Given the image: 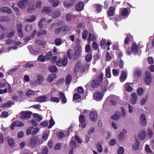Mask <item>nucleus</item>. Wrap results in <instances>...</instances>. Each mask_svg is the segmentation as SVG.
I'll list each match as a JSON object with an SVG mask.
<instances>
[{"label": "nucleus", "instance_id": "obj_1", "mask_svg": "<svg viewBox=\"0 0 154 154\" xmlns=\"http://www.w3.org/2000/svg\"><path fill=\"white\" fill-rule=\"evenodd\" d=\"M42 142L36 136H34L31 138L29 142L28 145L30 147L34 148L40 145Z\"/></svg>", "mask_w": 154, "mask_h": 154}, {"label": "nucleus", "instance_id": "obj_2", "mask_svg": "<svg viewBox=\"0 0 154 154\" xmlns=\"http://www.w3.org/2000/svg\"><path fill=\"white\" fill-rule=\"evenodd\" d=\"M68 31V27L66 26H64L61 27L56 29H55V33L57 35H59L61 33H66Z\"/></svg>", "mask_w": 154, "mask_h": 154}, {"label": "nucleus", "instance_id": "obj_3", "mask_svg": "<svg viewBox=\"0 0 154 154\" xmlns=\"http://www.w3.org/2000/svg\"><path fill=\"white\" fill-rule=\"evenodd\" d=\"M32 112L30 111H22L20 113L21 116L20 118L23 119H25L29 118L31 116Z\"/></svg>", "mask_w": 154, "mask_h": 154}, {"label": "nucleus", "instance_id": "obj_4", "mask_svg": "<svg viewBox=\"0 0 154 154\" xmlns=\"http://www.w3.org/2000/svg\"><path fill=\"white\" fill-rule=\"evenodd\" d=\"M76 51L73 55V58L75 60L78 59L79 56L81 54L82 52V47L79 45H77L75 48Z\"/></svg>", "mask_w": 154, "mask_h": 154}, {"label": "nucleus", "instance_id": "obj_5", "mask_svg": "<svg viewBox=\"0 0 154 154\" xmlns=\"http://www.w3.org/2000/svg\"><path fill=\"white\" fill-rule=\"evenodd\" d=\"M28 0H20L17 3L18 7L21 9H25L29 4Z\"/></svg>", "mask_w": 154, "mask_h": 154}, {"label": "nucleus", "instance_id": "obj_6", "mask_svg": "<svg viewBox=\"0 0 154 154\" xmlns=\"http://www.w3.org/2000/svg\"><path fill=\"white\" fill-rule=\"evenodd\" d=\"M67 62V59L66 57H64L63 59L61 58H59L57 61L56 64L59 66H61L62 65L63 66H66Z\"/></svg>", "mask_w": 154, "mask_h": 154}, {"label": "nucleus", "instance_id": "obj_7", "mask_svg": "<svg viewBox=\"0 0 154 154\" xmlns=\"http://www.w3.org/2000/svg\"><path fill=\"white\" fill-rule=\"evenodd\" d=\"M104 94L101 92L96 91L93 94V98L97 101H100L102 99Z\"/></svg>", "mask_w": 154, "mask_h": 154}, {"label": "nucleus", "instance_id": "obj_8", "mask_svg": "<svg viewBox=\"0 0 154 154\" xmlns=\"http://www.w3.org/2000/svg\"><path fill=\"white\" fill-rule=\"evenodd\" d=\"M97 114L96 111H94L91 112L89 113L90 120L93 122H96L97 119Z\"/></svg>", "mask_w": 154, "mask_h": 154}, {"label": "nucleus", "instance_id": "obj_9", "mask_svg": "<svg viewBox=\"0 0 154 154\" xmlns=\"http://www.w3.org/2000/svg\"><path fill=\"white\" fill-rule=\"evenodd\" d=\"M127 72L122 70L121 72V75L119 77L120 82H124L126 79L127 76Z\"/></svg>", "mask_w": 154, "mask_h": 154}, {"label": "nucleus", "instance_id": "obj_10", "mask_svg": "<svg viewBox=\"0 0 154 154\" xmlns=\"http://www.w3.org/2000/svg\"><path fill=\"white\" fill-rule=\"evenodd\" d=\"M17 33L19 36L20 37H22L23 36V34L22 30L23 27L21 23H18L17 25Z\"/></svg>", "mask_w": 154, "mask_h": 154}, {"label": "nucleus", "instance_id": "obj_11", "mask_svg": "<svg viewBox=\"0 0 154 154\" xmlns=\"http://www.w3.org/2000/svg\"><path fill=\"white\" fill-rule=\"evenodd\" d=\"M47 100L48 97L45 95L39 96L36 99V101L40 102H47L48 101Z\"/></svg>", "mask_w": 154, "mask_h": 154}, {"label": "nucleus", "instance_id": "obj_12", "mask_svg": "<svg viewBox=\"0 0 154 154\" xmlns=\"http://www.w3.org/2000/svg\"><path fill=\"white\" fill-rule=\"evenodd\" d=\"M24 125V124L23 123L20 121H17L12 123L11 127L12 129L13 130L14 126L22 127Z\"/></svg>", "mask_w": 154, "mask_h": 154}, {"label": "nucleus", "instance_id": "obj_13", "mask_svg": "<svg viewBox=\"0 0 154 154\" xmlns=\"http://www.w3.org/2000/svg\"><path fill=\"white\" fill-rule=\"evenodd\" d=\"M52 11V8L51 7L44 6L43 7L42 12L43 14H48Z\"/></svg>", "mask_w": 154, "mask_h": 154}, {"label": "nucleus", "instance_id": "obj_14", "mask_svg": "<svg viewBox=\"0 0 154 154\" xmlns=\"http://www.w3.org/2000/svg\"><path fill=\"white\" fill-rule=\"evenodd\" d=\"M84 7V5L83 3L81 2H80L76 5L75 9L77 11H80L83 9Z\"/></svg>", "mask_w": 154, "mask_h": 154}, {"label": "nucleus", "instance_id": "obj_15", "mask_svg": "<svg viewBox=\"0 0 154 154\" xmlns=\"http://www.w3.org/2000/svg\"><path fill=\"white\" fill-rule=\"evenodd\" d=\"M73 0H70L68 2L64 1L63 2L64 6L67 8H69L72 7L74 5Z\"/></svg>", "mask_w": 154, "mask_h": 154}, {"label": "nucleus", "instance_id": "obj_16", "mask_svg": "<svg viewBox=\"0 0 154 154\" xmlns=\"http://www.w3.org/2000/svg\"><path fill=\"white\" fill-rule=\"evenodd\" d=\"M100 83V82L98 80L94 79L91 82V87L92 88H97L99 86Z\"/></svg>", "mask_w": 154, "mask_h": 154}, {"label": "nucleus", "instance_id": "obj_17", "mask_svg": "<svg viewBox=\"0 0 154 154\" xmlns=\"http://www.w3.org/2000/svg\"><path fill=\"white\" fill-rule=\"evenodd\" d=\"M140 121L141 124L144 126H145L146 124V121L145 115L142 114L140 116Z\"/></svg>", "mask_w": 154, "mask_h": 154}, {"label": "nucleus", "instance_id": "obj_18", "mask_svg": "<svg viewBox=\"0 0 154 154\" xmlns=\"http://www.w3.org/2000/svg\"><path fill=\"white\" fill-rule=\"evenodd\" d=\"M129 14L128 8H125L123 9L121 11V15L123 17L126 18L128 16Z\"/></svg>", "mask_w": 154, "mask_h": 154}, {"label": "nucleus", "instance_id": "obj_19", "mask_svg": "<svg viewBox=\"0 0 154 154\" xmlns=\"http://www.w3.org/2000/svg\"><path fill=\"white\" fill-rule=\"evenodd\" d=\"M131 102L132 104H134L136 102L137 100V96L135 93H133L131 94Z\"/></svg>", "mask_w": 154, "mask_h": 154}, {"label": "nucleus", "instance_id": "obj_20", "mask_svg": "<svg viewBox=\"0 0 154 154\" xmlns=\"http://www.w3.org/2000/svg\"><path fill=\"white\" fill-rule=\"evenodd\" d=\"M146 135V133L145 131L144 130H142L139 133V137L141 140H143L145 138Z\"/></svg>", "mask_w": 154, "mask_h": 154}, {"label": "nucleus", "instance_id": "obj_21", "mask_svg": "<svg viewBox=\"0 0 154 154\" xmlns=\"http://www.w3.org/2000/svg\"><path fill=\"white\" fill-rule=\"evenodd\" d=\"M115 11V8L114 7H110L107 12V15L110 16H112L113 15Z\"/></svg>", "mask_w": 154, "mask_h": 154}, {"label": "nucleus", "instance_id": "obj_22", "mask_svg": "<svg viewBox=\"0 0 154 154\" xmlns=\"http://www.w3.org/2000/svg\"><path fill=\"white\" fill-rule=\"evenodd\" d=\"M106 40L105 39L102 38L100 42L101 48L104 49L106 46Z\"/></svg>", "mask_w": 154, "mask_h": 154}, {"label": "nucleus", "instance_id": "obj_23", "mask_svg": "<svg viewBox=\"0 0 154 154\" xmlns=\"http://www.w3.org/2000/svg\"><path fill=\"white\" fill-rule=\"evenodd\" d=\"M56 77V75L55 74H50L48 77V81L49 82H51Z\"/></svg>", "mask_w": 154, "mask_h": 154}, {"label": "nucleus", "instance_id": "obj_24", "mask_svg": "<svg viewBox=\"0 0 154 154\" xmlns=\"http://www.w3.org/2000/svg\"><path fill=\"white\" fill-rule=\"evenodd\" d=\"M131 50L132 52L136 53L138 51V47L136 43L133 44L131 46Z\"/></svg>", "mask_w": 154, "mask_h": 154}, {"label": "nucleus", "instance_id": "obj_25", "mask_svg": "<svg viewBox=\"0 0 154 154\" xmlns=\"http://www.w3.org/2000/svg\"><path fill=\"white\" fill-rule=\"evenodd\" d=\"M37 77V79L36 81V83L38 84H41L43 81V77L41 74H38Z\"/></svg>", "mask_w": 154, "mask_h": 154}, {"label": "nucleus", "instance_id": "obj_26", "mask_svg": "<svg viewBox=\"0 0 154 154\" xmlns=\"http://www.w3.org/2000/svg\"><path fill=\"white\" fill-rule=\"evenodd\" d=\"M106 75L107 78H109L111 77V72L110 68L109 67L106 68L105 69Z\"/></svg>", "mask_w": 154, "mask_h": 154}, {"label": "nucleus", "instance_id": "obj_27", "mask_svg": "<svg viewBox=\"0 0 154 154\" xmlns=\"http://www.w3.org/2000/svg\"><path fill=\"white\" fill-rule=\"evenodd\" d=\"M132 38H133V36L132 35H128L124 40V44L125 45L128 44V43L130 40Z\"/></svg>", "mask_w": 154, "mask_h": 154}, {"label": "nucleus", "instance_id": "obj_28", "mask_svg": "<svg viewBox=\"0 0 154 154\" xmlns=\"http://www.w3.org/2000/svg\"><path fill=\"white\" fill-rule=\"evenodd\" d=\"M33 116L35 120L38 121H42V116L37 114L33 113Z\"/></svg>", "mask_w": 154, "mask_h": 154}, {"label": "nucleus", "instance_id": "obj_29", "mask_svg": "<svg viewBox=\"0 0 154 154\" xmlns=\"http://www.w3.org/2000/svg\"><path fill=\"white\" fill-rule=\"evenodd\" d=\"M80 65V62L79 61H78L74 68V70L75 72L77 73L79 71Z\"/></svg>", "mask_w": 154, "mask_h": 154}, {"label": "nucleus", "instance_id": "obj_30", "mask_svg": "<svg viewBox=\"0 0 154 154\" xmlns=\"http://www.w3.org/2000/svg\"><path fill=\"white\" fill-rule=\"evenodd\" d=\"M49 70L51 72H55L57 70V69L55 66H49L48 68Z\"/></svg>", "mask_w": 154, "mask_h": 154}, {"label": "nucleus", "instance_id": "obj_31", "mask_svg": "<svg viewBox=\"0 0 154 154\" xmlns=\"http://www.w3.org/2000/svg\"><path fill=\"white\" fill-rule=\"evenodd\" d=\"M0 11L2 12H6L8 14L10 13V9L7 7H3L0 8Z\"/></svg>", "mask_w": 154, "mask_h": 154}, {"label": "nucleus", "instance_id": "obj_32", "mask_svg": "<svg viewBox=\"0 0 154 154\" xmlns=\"http://www.w3.org/2000/svg\"><path fill=\"white\" fill-rule=\"evenodd\" d=\"M125 89L128 92L131 91L132 90V88L130 85V83H126L125 85Z\"/></svg>", "mask_w": 154, "mask_h": 154}, {"label": "nucleus", "instance_id": "obj_33", "mask_svg": "<svg viewBox=\"0 0 154 154\" xmlns=\"http://www.w3.org/2000/svg\"><path fill=\"white\" fill-rule=\"evenodd\" d=\"M72 76L70 75H67L66 78V84H70L72 80Z\"/></svg>", "mask_w": 154, "mask_h": 154}, {"label": "nucleus", "instance_id": "obj_34", "mask_svg": "<svg viewBox=\"0 0 154 154\" xmlns=\"http://www.w3.org/2000/svg\"><path fill=\"white\" fill-rule=\"evenodd\" d=\"M79 121L80 123H83L86 122L85 116L83 115H81L79 117Z\"/></svg>", "mask_w": 154, "mask_h": 154}, {"label": "nucleus", "instance_id": "obj_35", "mask_svg": "<svg viewBox=\"0 0 154 154\" xmlns=\"http://www.w3.org/2000/svg\"><path fill=\"white\" fill-rule=\"evenodd\" d=\"M54 42L55 45L57 46L61 45L62 44V40L60 38H57L55 40Z\"/></svg>", "mask_w": 154, "mask_h": 154}, {"label": "nucleus", "instance_id": "obj_36", "mask_svg": "<svg viewBox=\"0 0 154 154\" xmlns=\"http://www.w3.org/2000/svg\"><path fill=\"white\" fill-rule=\"evenodd\" d=\"M35 9L33 5H29L27 9V12L29 13H31L34 11Z\"/></svg>", "mask_w": 154, "mask_h": 154}, {"label": "nucleus", "instance_id": "obj_37", "mask_svg": "<svg viewBox=\"0 0 154 154\" xmlns=\"http://www.w3.org/2000/svg\"><path fill=\"white\" fill-rule=\"evenodd\" d=\"M88 32L87 30H85L82 32V38L84 39H86L87 38Z\"/></svg>", "mask_w": 154, "mask_h": 154}, {"label": "nucleus", "instance_id": "obj_38", "mask_svg": "<svg viewBox=\"0 0 154 154\" xmlns=\"http://www.w3.org/2000/svg\"><path fill=\"white\" fill-rule=\"evenodd\" d=\"M139 142L138 140H135V143L134 144L133 149L134 150H137L139 149Z\"/></svg>", "mask_w": 154, "mask_h": 154}, {"label": "nucleus", "instance_id": "obj_39", "mask_svg": "<svg viewBox=\"0 0 154 154\" xmlns=\"http://www.w3.org/2000/svg\"><path fill=\"white\" fill-rule=\"evenodd\" d=\"M142 72L141 69H137L135 70L134 71V74L138 77H141Z\"/></svg>", "mask_w": 154, "mask_h": 154}, {"label": "nucleus", "instance_id": "obj_40", "mask_svg": "<svg viewBox=\"0 0 154 154\" xmlns=\"http://www.w3.org/2000/svg\"><path fill=\"white\" fill-rule=\"evenodd\" d=\"M95 38L94 35H92L91 33L89 34V36L88 38V42H90L91 40L92 41H94Z\"/></svg>", "mask_w": 154, "mask_h": 154}, {"label": "nucleus", "instance_id": "obj_41", "mask_svg": "<svg viewBox=\"0 0 154 154\" xmlns=\"http://www.w3.org/2000/svg\"><path fill=\"white\" fill-rule=\"evenodd\" d=\"M92 56L91 54H88L85 57V60L87 62H90L92 59Z\"/></svg>", "mask_w": 154, "mask_h": 154}, {"label": "nucleus", "instance_id": "obj_42", "mask_svg": "<svg viewBox=\"0 0 154 154\" xmlns=\"http://www.w3.org/2000/svg\"><path fill=\"white\" fill-rule=\"evenodd\" d=\"M35 94V92L30 89L28 90L26 93V95L28 97H30L32 95H34Z\"/></svg>", "mask_w": 154, "mask_h": 154}, {"label": "nucleus", "instance_id": "obj_43", "mask_svg": "<svg viewBox=\"0 0 154 154\" xmlns=\"http://www.w3.org/2000/svg\"><path fill=\"white\" fill-rule=\"evenodd\" d=\"M95 6L96 11L98 13L102 11V6L101 5L98 4L95 5Z\"/></svg>", "mask_w": 154, "mask_h": 154}, {"label": "nucleus", "instance_id": "obj_44", "mask_svg": "<svg viewBox=\"0 0 154 154\" xmlns=\"http://www.w3.org/2000/svg\"><path fill=\"white\" fill-rule=\"evenodd\" d=\"M34 128L33 127H29L26 130V133L27 135L31 134L32 135V129Z\"/></svg>", "mask_w": 154, "mask_h": 154}, {"label": "nucleus", "instance_id": "obj_45", "mask_svg": "<svg viewBox=\"0 0 154 154\" xmlns=\"http://www.w3.org/2000/svg\"><path fill=\"white\" fill-rule=\"evenodd\" d=\"M37 60L39 61L43 62L45 61V59L43 55H41L38 57Z\"/></svg>", "mask_w": 154, "mask_h": 154}, {"label": "nucleus", "instance_id": "obj_46", "mask_svg": "<svg viewBox=\"0 0 154 154\" xmlns=\"http://www.w3.org/2000/svg\"><path fill=\"white\" fill-rule=\"evenodd\" d=\"M36 19V17L35 16L32 15L31 16L30 18L26 19V21L28 22H32L35 20Z\"/></svg>", "mask_w": 154, "mask_h": 154}, {"label": "nucleus", "instance_id": "obj_47", "mask_svg": "<svg viewBox=\"0 0 154 154\" xmlns=\"http://www.w3.org/2000/svg\"><path fill=\"white\" fill-rule=\"evenodd\" d=\"M52 56V53L51 51H50L47 53L45 55V58L47 60H49Z\"/></svg>", "mask_w": 154, "mask_h": 154}, {"label": "nucleus", "instance_id": "obj_48", "mask_svg": "<svg viewBox=\"0 0 154 154\" xmlns=\"http://www.w3.org/2000/svg\"><path fill=\"white\" fill-rule=\"evenodd\" d=\"M49 135L48 134L46 133L45 132L42 134V139L44 141H45L48 139Z\"/></svg>", "mask_w": 154, "mask_h": 154}, {"label": "nucleus", "instance_id": "obj_49", "mask_svg": "<svg viewBox=\"0 0 154 154\" xmlns=\"http://www.w3.org/2000/svg\"><path fill=\"white\" fill-rule=\"evenodd\" d=\"M64 81V79L61 78L57 80L56 82V84L57 85H59L62 84Z\"/></svg>", "mask_w": 154, "mask_h": 154}, {"label": "nucleus", "instance_id": "obj_50", "mask_svg": "<svg viewBox=\"0 0 154 154\" xmlns=\"http://www.w3.org/2000/svg\"><path fill=\"white\" fill-rule=\"evenodd\" d=\"M35 43L41 45H45L46 44V42H45L40 40H37L35 41Z\"/></svg>", "mask_w": 154, "mask_h": 154}, {"label": "nucleus", "instance_id": "obj_51", "mask_svg": "<svg viewBox=\"0 0 154 154\" xmlns=\"http://www.w3.org/2000/svg\"><path fill=\"white\" fill-rule=\"evenodd\" d=\"M112 72L113 75L115 76H118L119 73V70L118 69H113Z\"/></svg>", "mask_w": 154, "mask_h": 154}, {"label": "nucleus", "instance_id": "obj_52", "mask_svg": "<svg viewBox=\"0 0 154 154\" xmlns=\"http://www.w3.org/2000/svg\"><path fill=\"white\" fill-rule=\"evenodd\" d=\"M124 152V150L122 147H119L117 150L118 154H123Z\"/></svg>", "mask_w": 154, "mask_h": 154}, {"label": "nucleus", "instance_id": "obj_53", "mask_svg": "<svg viewBox=\"0 0 154 154\" xmlns=\"http://www.w3.org/2000/svg\"><path fill=\"white\" fill-rule=\"evenodd\" d=\"M34 66V64L33 62H28L26 63L25 65V66L26 67H28L29 68L33 67Z\"/></svg>", "mask_w": 154, "mask_h": 154}, {"label": "nucleus", "instance_id": "obj_54", "mask_svg": "<svg viewBox=\"0 0 154 154\" xmlns=\"http://www.w3.org/2000/svg\"><path fill=\"white\" fill-rule=\"evenodd\" d=\"M143 90L142 88H139L137 90V93L139 96L141 95L143 93Z\"/></svg>", "mask_w": 154, "mask_h": 154}, {"label": "nucleus", "instance_id": "obj_55", "mask_svg": "<svg viewBox=\"0 0 154 154\" xmlns=\"http://www.w3.org/2000/svg\"><path fill=\"white\" fill-rule=\"evenodd\" d=\"M92 47L94 50H97L98 48V45L96 42H94L92 43Z\"/></svg>", "mask_w": 154, "mask_h": 154}, {"label": "nucleus", "instance_id": "obj_56", "mask_svg": "<svg viewBox=\"0 0 154 154\" xmlns=\"http://www.w3.org/2000/svg\"><path fill=\"white\" fill-rule=\"evenodd\" d=\"M97 148L98 151L100 153L103 152V149L102 146L101 145L100 143H98L97 144Z\"/></svg>", "mask_w": 154, "mask_h": 154}, {"label": "nucleus", "instance_id": "obj_57", "mask_svg": "<svg viewBox=\"0 0 154 154\" xmlns=\"http://www.w3.org/2000/svg\"><path fill=\"white\" fill-rule=\"evenodd\" d=\"M60 14L59 12H56L52 14V17L53 18H57L60 16Z\"/></svg>", "mask_w": 154, "mask_h": 154}, {"label": "nucleus", "instance_id": "obj_58", "mask_svg": "<svg viewBox=\"0 0 154 154\" xmlns=\"http://www.w3.org/2000/svg\"><path fill=\"white\" fill-rule=\"evenodd\" d=\"M71 14L72 13L71 12H69L66 14V20L68 22H69L70 21Z\"/></svg>", "mask_w": 154, "mask_h": 154}, {"label": "nucleus", "instance_id": "obj_59", "mask_svg": "<svg viewBox=\"0 0 154 154\" xmlns=\"http://www.w3.org/2000/svg\"><path fill=\"white\" fill-rule=\"evenodd\" d=\"M52 102L58 103L60 101L58 97H52L50 100Z\"/></svg>", "mask_w": 154, "mask_h": 154}, {"label": "nucleus", "instance_id": "obj_60", "mask_svg": "<svg viewBox=\"0 0 154 154\" xmlns=\"http://www.w3.org/2000/svg\"><path fill=\"white\" fill-rule=\"evenodd\" d=\"M46 30H39L37 34L38 36H39L41 35H45L46 33Z\"/></svg>", "mask_w": 154, "mask_h": 154}, {"label": "nucleus", "instance_id": "obj_61", "mask_svg": "<svg viewBox=\"0 0 154 154\" xmlns=\"http://www.w3.org/2000/svg\"><path fill=\"white\" fill-rule=\"evenodd\" d=\"M39 131V129L38 127L34 128L32 131V135H34L36 134Z\"/></svg>", "mask_w": 154, "mask_h": 154}, {"label": "nucleus", "instance_id": "obj_62", "mask_svg": "<svg viewBox=\"0 0 154 154\" xmlns=\"http://www.w3.org/2000/svg\"><path fill=\"white\" fill-rule=\"evenodd\" d=\"M84 92L83 89L81 87H79L77 88V92L79 94L83 93Z\"/></svg>", "mask_w": 154, "mask_h": 154}, {"label": "nucleus", "instance_id": "obj_63", "mask_svg": "<svg viewBox=\"0 0 154 154\" xmlns=\"http://www.w3.org/2000/svg\"><path fill=\"white\" fill-rule=\"evenodd\" d=\"M111 105L113 106H115L117 103V102L116 99H110L109 101Z\"/></svg>", "mask_w": 154, "mask_h": 154}, {"label": "nucleus", "instance_id": "obj_64", "mask_svg": "<svg viewBox=\"0 0 154 154\" xmlns=\"http://www.w3.org/2000/svg\"><path fill=\"white\" fill-rule=\"evenodd\" d=\"M81 98V96L77 93H75L73 96V98L74 100H76Z\"/></svg>", "mask_w": 154, "mask_h": 154}]
</instances>
